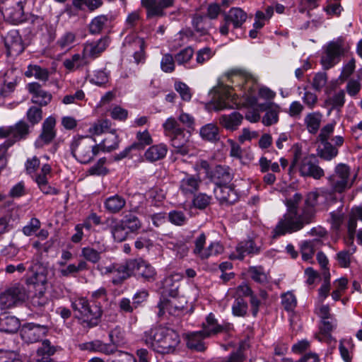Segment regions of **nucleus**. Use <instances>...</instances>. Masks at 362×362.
I'll return each instance as SVG.
<instances>
[{"label": "nucleus", "instance_id": "55", "mask_svg": "<svg viewBox=\"0 0 362 362\" xmlns=\"http://www.w3.org/2000/svg\"><path fill=\"white\" fill-rule=\"evenodd\" d=\"M26 284L33 285L36 291H38L39 288H42L43 290L45 289L47 277L42 273H33L26 279Z\"/></svg>", "mask_w": 362, "mask_h": 362}, {"label": "nucleus", "instance_id": "34", "mask_svg": "<svg viewBox=\"0 0 362 362\" xmlns=\"http://www.w3.org/2000/svg\"><path fill=\"white\" fill-rule=\"evenodd\" d=\"M168 153V147L164 144L150 146L144 153L145 160L153 163L164 158Z\"/></svg>", "mask_w": 362, "mask_h": 362}, {"label": "nucleus", "instance_id": "16", "mask_svg": "<svg viewBox=\"0 0 362 362\" xmlns=\"http://www.w3.org/2000/svg\"><path fill=\"white\" fill-rule=\"evenodd\" d=\"M231 328L230 323L219 324L215 315L211 313L206 316L205 321L202 325V332L208 338L223 332H228Z\"/></svg>", "mask_w": 362, "mask_h": 362}, {"label": "nucleus", "instance_id": "23", "mask_svg": "<svg viewBox=\"0 0 362 362\" xmlns=\"http://www.w3.org/2000/svg\"><path fill=\"white\" fill-rule=\"evenodd\" d=\"M260 251L259 247L257 246L253 240H247L239 243L234 251L230 255V258L233 259L242 260L247 255H256Z\"/></svg>", "mask_w": 362, "mask_h": 362}, {"label": "nucleus", "instance_id": "44", "mask_svg": "<svg viewBox=\"0 0 362 362\" xmlns=\"http://www.w3.org/2000/svg\"><path fill=\"white\" fill-rule=\"evenodd\" d=\"M120 221L130 233H134L141 227L139 218L131 212L125 214Z\"/></svg>", "mask_w": 362, "mask_h": 362}, {"label": "nucleus", "instance_id": "7", "mask_svg": "<svg viewBox=\"0 0 362 362\" xmlns=\"http://www.w3.org/2000/svg\"><path fill=\"white\" fill-rule=\"evenodd\" d=\"M98 269L103 275L113 274L112 283L114 285H119L132 276V259L122 263H113L108 266L98 265Z\"/></svg>", "mask_w": 362, "mask_h": 362}, {"label": "nucleus", "instance_id": "58", "mask_svg": "<svg viewBox=\"0 0 362 362\" xmlns=\"http://www.w3.org/2000/svg\"><path fill=\"white\" fill-rule=\"evenodd\" d=\"M247 303L243 298H236L232 305V312L235 316L244 317L247 313Z\"/></svg>", "mask_w": 362, "mask_h": 362}, {"label": "nucleus", "instance_id": "59", "mask_svg": "<svg viewBox=\"0 0 362 362\" xmlns=\"http://www.w3.org/2000/svg\"><path fill=\"white\" fill-rule=\"evenodd\" d=\"M165 134L169 136L173 133L183 130L175 117H168L163 124Z\"/></svg>", "mask_w": 362, "mask_h": 362}, {"label": "nucleus", "instance_id": "2", "mask_svg": "<svg viewBox=\"0 0 362 362\" xmlns=\"http://www.w3.org/2000/svg\"><path fill=\"white\" fill-rule=\"evenodd\" d=\"M301 200L302 195L300 193H296L292 197L286 199L287 211L274 228L272 231L274 238L298 231L303 228L301 210L298 209V205Z\"/></svg>", "mask_w": 362, "mask_h": 362}, {"label": "nucleus", "instance_id": "6", "mask_svg": "<svg viewBox=\"0 0 362 362\" xmlns=\"http://www.w3.org/2000/svg\"><path fill=\"white\" fill-rule=\"evenodd\" d=\"M351 168L344 163H339L334 168V173L328 178L332 188L338 193H342L354 185L356 175L351 176Z\"/></svg>", "mask_w": 362, "mask_h": 362}, {"label": "nucleus", "instance_id": "54", "mask_svg": "<svg viewBox=\"0 0 362 362\" xmlns=\"http://www.w3.org/2000/svg\"><path fill=\"white\" fill-rule=\"evenodd\" d=\"M81 257L93 264H97L100 259V252L91 247H84L81 249Z\"/></svg>", "mask_w": 362, "mask_h": 362}, {"label": "nucleus", "instance_id": "47", "mask_svg": "<svg viewBox=\"0 0 362 362\" xmlns=\"http://www.w3.org/2000/svg\"><path fill=\"white\" fill-rule=\"evenodd\" d=\"M136 141L132 143L137 151H141L145 148L146 146L153 143V139L148 130L138 132L136 134Z\"/></svg>", "mask_w": 362, "mask_h": 362}, {"label": "nucleus", "instance_id": "51", "mask_svg": "<svg viewBox=\"0 0 362 362\" xmlns=\"http://www.w3.org/2000/svg\"><path fill=\"white\" fill-rule=\"evenodd\" d=\"M192 199V205L194 208L203 210L211 203L212 197L206 193H195Z\"/></svg>", "mask_w": 362, "mask_h": 362}, {"label": "nucleus", "instance_id": "21", "mask_svg": "<svg viewBox=\"0 0 362 362\" xmlns=\"http://www.w3.org/2000/svg\"><path fill=\"white\" fill-rule=\"evenodd\" d=\"M108 45L107 37L100 38L95 42H87L84 45L83 54L90 62L98 58L106 49Z\"/></svg>", "mask_w": 362, "mask_h": 362}, {"label": "nucleus", "instance_id": "33", "mask_svg": "<svg viewBox=\"0 0 362 362\" xmlns=\"http://www.w3.org/2000/svg\"><path fill=\"white\" fill-rule=\"evenodd\" d=\"M323 115L319 112L308 113L304 117V124L308 132L311 134H316L320 128Z\"/></svg>", "mask_w": 362, "mask_h": 362}, {"label": "nucleus", "instance_id": "29", "mask_svg": "<svg viewBox=\"0 0 362 362\" xmlns=\"http://www.w3.org/2000/svg\"><path fill=\"white\" fill-rule=\"evenodd\" d=\"M5 45L10 54H19L24 50L21 37L17 30H12L8 33Z\"/></svg>", "mask_w": 362, "mask_h": 362}, {"label": "nucleus", "instance_id": "43", "mask_svg": "<svg viewBox=\"0 0 362 362\" xmlns=\"http://www.w3.org/2000/svg\"><path fill=\"white\" fill-rule=\"evenodd\" d=\"M356 247L354 246L350 250H343L336 255V260L341 268H349L351 263L353 255L356 252Z\"/></svg>", "mask_w": 362, "mask_h": 362}, {"label": "nucleus", "instance_id": "60", "mask_svg": "<svg viewBox=\"0 0 362 362\" xmlns=\"http://www.w3.org/2000/svg\"><path fill=\"white\" fill-rule=\"evenodd\" d=\"M175 59L171 54H165L160 61V69L165 73H172L175 69Z\"/></svg>", "mask_w": 362, "mask_h": 362}, {"label": "nucleus", "instance_id": "27", "mask_svg": "<svg viewBox=\"0 0 362 362\" xmlns=\"http://www.w3.org/2000/svg\"><path fill=\"white\" fill-rule=\"evenodd\" d=\"M214 194L221 204H232L238 199L236 192L229 184L216 187Z\"/></svg>", "mask_w": 362, "mask_h": 362}, {"label": "nucleus", "instance_id": "56", "mask_svg": "<svg viewBox=\"0 0 362 362\" xmlns=\"http://www.w3.org/2000/svg\"><path fill=\"white\" fill-rule=\"evenodd\" d=\"M281 305L284 309L288 312H293L296 305L297 300L295 295L291 292H287L281 295Z\"/></svg>", "mask_w": 362, "mask_h": 362}, {"label": "nucleus", "instance_id": "52", "mask_svg": "<svg viewBox=\"0 0 362 362\" xmlns=\"http://www.w3.org/2000/svg\"><path fill=\"white\" fill-rule=\"evenodd\" d=\"M111 127V122L108 119H101L95 122L90 128L89 133L93 135H100L109 132Z\"/></svg>", "mask_w": 362, "mask_h": 362}, {"label": "nucleus", "instance_id": "3", "mask_svg": "<svg viewBox=\"0 0 362 362\" xmlns=\"http://www.w3.org/2000/svg\"><path fill=\"white\" fill-rule=\"evenodd\" d=\"M293 158L288 168V173L292 175L298 170L300 175L304 177H313L320 180L325 175V172L318 165L317 158L313 154L303 156L300 145L295 144L291 148Z\"/></svg>", "mask_w": 362, "mask_h": 362}, {"label": "nucleus", "instance_id": "1", "mask_svg": "<svg viewBox=\"0 0 362 362\" xmlns=\"http://www.w3.org/2000/svg\"><path fill=\"white\" fill-rule=\"evenodd\" d=\"M141 341L148 348L162 354L173 352L180 341L177 332L163 326L153 327L145 331Z\"/></svg>", "mask_w": 362, "mask_h": 362}, {"label": "nucleus", "instance_id": "45", "mask_svg": "<svg viewBox=\"0 0 362 362\" xmlns=\"http://www.w3.org/2000/svg\"><path fill=\"white\" fill-rule=\"evenodd\" d=\"M27 77L34 76L35 78L46 81L49 78V71L45 68H42L38 65H29L27 71L25 72Z\"/></svg>", "mask_w": 362, "mask_h": 362}, {"label": "nucleus", "instance_id": "24", "mask_svg": "<svg viewBox=\"0 0 362 362\" xmlns=\"http://www.w3.org/2000/svg\"><path fill=\"white\" fill-rule=\"evenodd\" d=\"M233 178L230 169L225 165H216L211 172L209 180L213 182L216 187L230 184Z\"/></svg>", "mask_w": 362, "mask_h": 362}, {"label": "nucleus", "instance_id": "22", "mask_svg": "<svg viewBox=\"0 0 362 362\" xmlns=\"http://www.w3.org/2000/svg\"><path fill=\"white\" fill-rule=\"evenodd\" d=\"M105 224L110 228L114 240L117 242L124 241L130 233L124 225L115 217H108Z\"/></svg>", "mask_w": 362, "mask_h": 362}, {"label": "nucleus", "instance_id": "37", "mask_svg": "<svg viewBox=\"0 0 362 362\" xmlns=\"http://www.w3.org/2000/svg\"><path fill=\"white\" fill-rule=\"evenodd\" d=\"M4 16L13 24L22 22L24 19L23 3L20 1L16 2V6L6 8Z\"/></svg>", "mask_w": 362, "mask_h": 362}, {"label": "nucleus", "instance_id": "15", "mask_svg": "<svg viewBox=\"0 0 362 362\" xmlns=\"http://www.w3.org/2000/svg\"><path fill=\"white\" fill-rule=\"evenodd\" d=\"M344 49L339 42H330L327 45L324 54L321 57V64L325 69L333 67L340 60Z\"/></svg>", "mask_w": 362, "mask_h": 362}, {"label": "nucleus", "instance_id": "61", "mask_svg": "<svg viewBox=\"0 0 362 362\" xmlns=\"http://www.w3.org/2000/svg\"><path fill=\"white\" fill-rule=\"evenodd\" d=\"M28 121L32 124H38L42 119V110L36 106L30 107L26 113Z\"/></svg>", "mask_w": 362, "mask_h": 362}, {"label": "nucleus", "instance_id": "48", "mask_svg": "<svg viewBox=\"0 0 362 362\" xmlns=\"http://www.w3.org/2000/svg\"><path fill=\"white\" fill-rule=\"evenodd\" d=\"M57 351V346L52 345L49 339H45L36 350V357L52 356Z\"/></svg>", "mask_w": 362, "mask_h": 362}, {"label": "nucleus", "instance_id": "14", "mask_svg": "<svg viewBox=\"0 0 362 362\" xmlns=\"http://www.w3.org/2000/svg\"><path fill=\"white\" fill-rule=\"evenodd\" d=\"M182 175L179 181L178 190L184 197L189 198L199 191L202 179L199 174L182 173Z\"/></svg>", "mask_w": 362, "mask_h": 362}, {"label": "nucleus", "instance_id": "4", "mask_svg": "<svg viewBox=\"0 0 362 362\" xmlns=\"http://www.w3.org/2000/svg\"><path fill=\"white\" fill-rule=\"evenodd\" d=\"M74 317L78 323L85 328H93L98 325L103 315L100 302H89L83 297L75 298L71 302Z\"/></svg>", "mask_w": 362, "mask_h": 362}, {"label": "nucleus", "instance_id": "57", "mask_svg": "<svg viewBox=\"0 0 362 362\" xmlns=\"http://www.w3.org/2000/svg\"><path fill=\"white\" fill-rule=\"evenodd\" d=\"M110 71L106 69H98L94 71L90 81L97 86H101L109 81Z\"/></svg>", "mask_w": 362, "mask_h": 362}, {"label": "nucleus", "instance_id": "64", "mask_svg": "<svg viewBox=\"0 0 362 362\" xmlns=\"http://www.w3.org/2000/svg\"><path fill=\"white\" fill-rule=\"evenodd\" d=\"M168 220L175 226H182L187 223V218L183 211L173 210L169 212Z\"/></svg>", "mask_w": 362, "mask_h": 362}, {"label": "nucleus", "instance_id": "28", "mask_svg": "<svg viewBox=\"0 0 362 362\" xmlns=\"http://www.w3.org/2000/svg\"><path fill=\"white\" fill-rule=\"evenodd\" d=\"M125 198L118 194L111 195L104 199L103 206L106 212L110 214H117L126 206Z\"/></svg>", "mask_w": 362, "mask_h": 362}, {"label": "nucleus", "instance_id": "62", "mask_svg": "<svg viewBox=\"0 0 362 362\" xmlns=\"http://www.w3.org/2000/svg\"><path fill=\"white\" fill-rule=\"evenodd\" d=\"M106 158L105 157L100 158L95 164L90 167L88 173L91 175H105L108 173V170L105 166Z\"/></svg>", "mask_w": 362, "mask_h": 362}, {"label": "nucleus", "instance_id": "13", "mask_svg": "<svg viewBox=\"0 0 362 362\" xmlns=\"http://www.w3.org/2000/svg\"><path fill=\"white\" fill-rule=\"evenodd\" d=\"M48 332V327L35 323H26L20 330L22 340L27 344L40 341Z\"/></svg>", "mask_w": 362, "mask_h": 362}, {"label": "nucleus", "instance_id": "9", "mask_svg": "<svg viewBox=\"0 0 362 362\" xmlns=\"http://www.w3.org/2000/svg\"><path fill=\"white\" fill-rule=\"evenodd\" d=\"M27 297L23 286L16 284L0 294V310L4 311L23 302Z\"/></svg>", "mask_w": 362, "mask_h": 362}, {"label": "nucleus", "instance_id": "30", "mask_svg": "<svg viewBox=\"0 0 362 362\" xmlns=\"http://www.w3.org/2000/svg\"><path fill=\"white\" fill-rule=\"evenodd\" d=\"M261 110L266 111L262 122L265 126H271L278 122L280 107L276 104L270 103L268 105L262 104L259 105Z\"/></svg>", "mask_w": 362, "mask_h": 362}, {"label": "nucleus", "instance_id": "38", "mask_svg": "<svg viewBox=\"0 0 362 362\" xmlns=\"http://www.w3.org/2000/svg\"><path fill=\"white\" fill-rule=\"evenodd\" d=\"M21 326L20 320L13 315H4L0 317V332L15 333Z\"/></svg>", "mask_w": 362, "mask_h": 362}, {"label": "nucleus", "instance_id": "31", "mask_svg": "<svg viewBox=\"0 0 362 362\" xmlns=\"http://www.w3.org/2000/svg\"><path fill=\"white\" fill-rule=\"evenodd\" d=\"M247 17V13L243 10L233 7L224 14V21L232 24L234 28H238L245 22Z\"/></svg>", "mask_w": 362, "mask_h": 362}, {"label": "nucleus", "instance_id": "11", "mask_svg": "<svg viewBox=\"0 0 362 362\" xmlns=\"http://www.w3.org/2000/svg\"><path fill=\"white\" fill-rule=\"evenodd\" d=\"M29 134V125L23 120H20L11 126L0 127V138H8L6 141H12L13 145L16 141L25 139Z\"/></svg>", "mask_w": 362, "mask_h": 362}, {"label": "nucleus", "instance_id": "17", "mask_svg": "<svg viewBox=\"0 0 362 362\" xmlns=\"http://www.w3.org/2000/svg\"><path fill=\"white\" fill-rule=\"evenodd\" d=\"M242 83L236 87L241 91L239 96L245 99V105L248 106H254L257 103V98L255 93L256 86L252 78L247 76H240Z\"/></svg>", "mask_w": 362, "mask_h": 362}, {"label": "nucleus", "instance_id": "36", "mask_svg": "<svg viewBox=\"0 0 362 362\" xmlns=\"http://www.w3.org/2000/svg\"><path fill=\"white\" fill-rule=\"evenodd\" d=\"M243 117L238 112L223 115L219 118L220 124L226 129L235 130L242 123Z\"/></svg>", "mask_w": 362, "mask_h": 362}, {"label": "nucleus", "instance_id": "46", "mask_svg": "<svg viewBox=\"0 0 362 362\" xmlns=\"http://www.w3.org/2000/svg\"><path fill=\"white\" fill-rule=\"evenodd\" d=\"M109 21L107 15H99L92 19L89 25V31L91 34H100L106 27Z\"/></svg>", "mask_w": 362, "mask_h": 362}, {"label": "nucleus", "instance_id": "42", "mask_svg": "<svg viewBox=\"0 0 362 362\" xmlns=\"http://www.w3.org/2000/svg\"><path fill=\"white\" fill-rule=\"evenodd\" d=\"M320 143L322 147L318 149V156L321 158L325 160H331L338 155V149L329 141Z\"/></svg>", "mask_w": 362, "mask_h": 362}, {"label": "nucleus", "instance_id": "18", "mask_svg": "<svg viewBox=\"0 0 362 362\" xmlns=\"http://www.w3.org/2000/svg\"><path fill=\"white\" fill-rule=\"evenodd\" d=\"M56 119L49 116L45 119L42 126V132L36 141L37 147H42L50 144L56 136Z\"/></svg>", "mask_w": 362, "mask_h": 362}, {"label": "nucleus", "instance_id": "39", "mask_svg": "<svg viewBox=\"0 0 362 362\" xmlns=\"http://www.w3.org/2000/svg\"><path fill=\"white\" fill-rule=\"evenodd\" d=\"M345 103V92L343 90L335 93L332 96L329 97L325 101V107H330L329 114L334 110H340Z\"/></svg>", "mask_w": 362, "mask_h": 362}, {"label": "nucleus", "instance_id": "50", "mask_svg": "<svg viewBox=\"0 0 362 362\" xmlns=\"http://www.w3.org/2000/svg\"><path fill=\"white\" fill-rule=\"evenodd\" d=\"M251 279L260 284L264 285L268 282L267 274L262 267H251L248 270Z\"/></svg>", "mask_w": 362, "mask_h": 362}, {"label": "nucleus", "instance_id": "35", "mask_svg": "<svg viewBox=\"0 0 362 362\" xmlns=\"http://www.w3.org/2000/svg\"><path fill=\"white\" fill-rule=\"evenodd\" d=\"M206 338L208 337L204 334L202 330L191 332L187 337V346L190 349L203 351L206 349L203 341Z\"/></svg>", "mask_w": 362, "mask_h": 362}, {"label": "nucleus", "instance_id": "49", "mask_svg": "<svg viewBox=\"0 0 362 362\" xmlns=\"http://www.w3.org/2000/svg\"><path fill=\"white\" fill-rule=\"evenodd\" d=\"M110 343L108 345L112 346V354H115L117 351L118 347L123 343L124 337L123 332L119 327H115L111 330L109 333Z\"/></svg>", "mask_w": 362, "mask_h": 362}, {"label": "nucleus", "instance_id": "40", "mask_svg": "<svg viewBox=\"0 0 362 362\" xmlns=\"http://www.w3.org/2000/svg\"><path fill=\"white\" fill-rule=\"evenodd\" d=\"M119 136L115 130L110 131L99 145L103 151L110 152L119 146Z\"/></svg>", "mask_w": 362, "mask_h": 362}, {"label": "nucleus", "instance_id": "20", "mask_svg": "<svg viewBox=\"0 0 362 362\" xmlns=\"http://www.w3.org/2000/svg\"><path fill=\"white\" fill-rule=\"evenodd\" d=\"M27 89L32 95V103L41 107L47 105L52 99V94L43 90L41 85L37 82L28 83L27 85Z\"/></svg>", "mask_w": 362, "mask_h": 362}, {"label": "nucleus", "instance_id": "32", "mask_svg": "<svg viewBox=\"0 0 362 362\" xmlns=\"http://www.w3.org/2000/svg\"><path fill=\"white\" fill-rule=\"evenodd\" d=\"M90 60H88L84 54H74L70 58L65 59L63 62L64 68L70 71H74L88 66Z\"/></svg>", "mask_w": 362, "mask_h": 362}, {"label": "nucleus", "instance_id": "41", "mask_svg": "<svg viewBox=\"0 0 362 362\" xmlns=\"http://www.w3.org/2000/svg\"><path fill=\"white\" fill-rule=\"evenodd\" d=\"M201 137L209 141H216L219 139L218 128L216 124H207L199 131Z\"/></svg>", "mask_w": 362, "mask_h": 362}, {"label": "nucleus", "instance_id": "19", "mask_svg": "<svg viewBox=\"0 0 362 362\" xmlns=\"http://www.w3.org/2000/svg\"><path fill=\"white\" fill-rule=\"evenodd\" d=\"M175 0H141V5L146 9L148 18L162 16L165 8L173 6Z\"/></svg>", "mask_w": 362, "mask_h": 362}, {"label": "nucleus", "instance_id": "12", "mask_svg": "<svg viewBox=\"0 0 362 362\" xmlns=\"http://www.w3.org/2000/svg\"><path fill=\"white\" fill-rule=\"evenodd\" d=\"M124 45L129 52H133V58L136 64L145 63L146 45L144 38L135 35H128L124 39Z\"/></svg>", "mask_w": 362, "mask_h": 362}, {"label": "nucleus", "instance_id": "63", "mask_svg": "<svg viewBox=\"0 0 362 362\" xmlns=\"http://www.w3.org/2000/svg\"><path fill=\"white\" fill-rule=\"evenodd\" d=\"M193 54V49L191 47H187L177 53L175 56V59L179 65H185L189 62Z\"/></svg>", "mask_w": 362, "mask_h": 362}, {"label": "nucleus", "instance_id": "25", "mask_svg": "<svg viewBox=\"0 0 362 362\" xmlns=\"http://www.w3.org/2000/svg\"><path fill=\"white\" fill-rule=\"evenodd\" d=\"M81 351H86L91 353H100L106 356L112 355V346L108 345L100 339H94L90 341L78 344Z\"/></svg>", "mask_w": 362, "mask_h": 362}, {"label": "nucleus", "instance_id": "26", "mask_svg": "<svg viewBox=\"0 0 362 362\" xmlns=\"http://www.w3.org/2000/svg\"><path fill=\"white\" fill-rule=\"evenodd\" d=\"M170 295L173 297V299H168L163 298L160 299L159 303L158 304V315L161 316L164 315L165 313H168L171 315H178L179 313L182 310L183 306L179 305L177 304V300L175 298V296L177 295V293L175 291H172L170 293Z\"/></svg>", "mask_w": 362, "mask_h": 362}, {"label": "nucleus", "instance_id": "5", "mask_svg": "<svg viewBox=\"0 0 362 362\" xmlns=\"http://www.w3.org/2000/svg\"><path fill=\"white\" fill-rule=\"evenodd\" d=\"M73 157L82 164H88L93 160L100 151L99 145L95 139L89 136L74 137L70 144Z\"/></svg>", "mask_w": 362, "mask_h": 362}, {"label": "nucleus", "instance_id": "8", "mask_svg": "<svg viewBox=\"0 0 362 362\" xmlns=\"http://www.w3.org/2000/svg\"><path fill=\"white\" fill-rule=\"evenodd\" d=\"M323 193L322 189L316 188L305 195L304 203L301 208L303 228L313 221L316 214V207L318 205V199Z\"/></svg>", "mask_w": 362, "mask_h": 362}, {"label": "nucleus", "instance_id": "10", "mask_svg": "<svg viewBox=\"0 0 362 362\" xmlns=\"http://www.w3.org/2000/svg\"><path fill=\"white\" fill-rule=\"evenodd\" d=\"M132 276L143 283H153L157 279L156 269L142 258L132 259Z\"/></svg>", "mask_w": 362, "mask_h": 362}, {"label": "nucleus", "instance_id": "53", "mask_svg": "<svg viewBox=\"0 0 362 362\" xmlns=\"http://www.w3.org/2000/svg\"><path fill=\"white\" fill-rule=\"evenodd\" d=\"M216 52L209 47H205L196 52V62L198 65L202 66L209 62L214 55Z\"/></svg>", "mask_w": 362, "mask_h": 362}]
</instances>
